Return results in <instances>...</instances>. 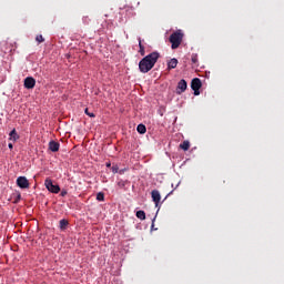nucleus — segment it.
<instances>
[{"label":"nucleus","mask_w":284,"mask_h":284,"mask_svg":"<svg viewBox=\"0 0 284 284\" xmlns=\"http://www.w3.org/2000/svg\"><path fill=\"white\" fill-rule=\"evenodd\" d=\"M59 148H61V144H59V142H55V141L49 142V150H51V152H59Z\"/></svg>","instance_id":"9"},{"label":"nucleus","mask_w":284,"mask_h":284,"mask_svg":"<svg viewBox=\"0 0 284 284\" xmlns=\"http://www.w3.org/2000/svg\"><path fill=\"white\" fill-rule=\"evenodd\" d=\"M84 112H85V114L88 115V116H90L91 119H94V113H90L89 111H88V109H85L84 110Z\"/></svg>","instance_id":"23"},{"label":"nucleus","mask_w":284,"mask_h":284,"mask_svg":"<svg viewBox=\"0 0 284 284\" xmlns=\"http://www.w3.org/2000/svg\"><path fill=\"white\" fill-rule=\"evenodd\" d=\"M139 134H145L148 132V129L145 128L144 124H139L136 128Z\"/></svg>","instance_id":"14"},{"label":"nucleus","mask_w":284,"mask_h":284,"mask_svg":"<svg viewBox=\"0 0 284 284\" xmlns=\"http://www.w3.org/2000/svg\"><path fill=\"white\" fill-rule=\"evenodd\" d=\"M112 164H110V163H106V168H110Z\"/></svg>","instance_id":"26"},{"label":"nucleus","mask_w":284,"mask_h":284,"mask_svg":"<svg viewBox=\"0 0 284 284\" xmlns=\"http://www.w3.org/2000/svg\"><path fill=\"white\" fill-rule=\"evenodd\" d=\"M161 59V53L153 51L152 53L148 54L144 57L140 62H139V70L142 72V74H148L154 65H156V61Z\"/></svg>","instance_id":"1"},{"label":"nucleus","mask_w":284,"mask_h":284,"mask_svg":"<svg viewBox=\"0 0 284 284\" xmlns=\"http://www.w3.org/2000/svg\"><path fill=\"white\" fill-rule=\"evenodd\" d=\"M44 185L47 187V190L49 192H52L53 194H59V192H61V187H59V185H55L54 183H52V180L47 179L44 181Z\"/></svg>","instance_id":"4"},{"label":"nucleus","mask_w":284,"mask_h":284,"mask_svg":"<svg viewBox=\"0 0 284 284\" xmlns=\"http://www.w3.org/2000/svg\"><path fill=\"white\" fill-rule=\"evenodd\" d=\"M139 53L141 54V57H145V47H143V43L141 42V38H139Z\"/></svg>","instance_id":"13"},{"label":"nucleus","mask_w":284,"mask_h":284,"mask_svg":"<svg viewBox=\"0 0 284 284\" xmlns=\"http://www.w3.org/2000/svg\"><path fill=\"white\" fill-rule=\"evenodd\" d=\"M36 41H38L39 43H43V41H45V39H43L42 34H39L36 37Z\"/></svg>","instance_id":"20"},{"label":"nucleus","mask_w":284,"mask_h":284,"mask_svg":"<svg viewBox=\"0 0 284 284\" xmlns=\"http://www.w3.org/2000/svg\"><path fill=\"white\" fill-rule=\"evenodd\" d=\"M111 170H112L113 174H119V165H113L111 168Z\"/></svg>","instance_id":"21"},{"label":"nucleus","mask_w":284,"mask_h":284,"mask_svg":"<svg viewBox=\"0 0 284 284\" xmlns=\"http://www.w3.org/2000/svg\"><path fill=\"white\" fill-rule=\"evenodd\" d=\"M9 141H13V143H17V141H19V133H17V129H13L9 133Z\"/></svg>","instance_id":"10"},{"label":"nucleus","mask_w":284,"mask_h":284,"mask_svg":"<svg viewBox=\"0 0 284 284\" xmlns=\"http://www.w3.org/2000/svg\"><path fill=\"white\" fill-rule=\"evenodd\" d=\"M151 197L153 203H155V207H159V204L161 203V193L159 192V190H153L151 192Z\"/></svg>","instance_id":"7"},{"label":"nucleus","mask_w":284,"mask_h":284,"mask_svg":"<svg viewBox=\"0 0 284 284\" xmlns=\"http://www.w3.org/2000/svg\"><path fill=\"white\" fill-rule=\"evenodd\" d=\"M176 65H179V60L176 58H173L168 62L169 70H174Z\"/></svg>","instance_id":"11"},{"label":"nucleus","mask_w":284,"mask_h":284,"mask_svg":"<svg viewBox=\"0 0 284 284\" xmlns=\"http://www.w3.org/2000/svg\"><path fill=\"white\" fill-rule=\"evenodd\" d=\"M136 217L140 219V221H145V211H138Z\"/></svg>","instance_id":"16"},{"label":"nucleus","mask_w":284,"mask_h":284,"mask_svg":"<svg viewBox=\"0 0 284 284\" xmlns=\"http://www.w3.org/2000/svg\"><path fill=\"white\" fill-rule=\"evenodd\" d=\"M36 85H37V80H34V78L28 77L24 79V88L27 90H32L34 89Z\"/></svg>","instance_id":"6"},{"label":"nucleus","mask_w":284,"mask_h":284,"mask_svg":"<svg viewBox=\"0 0 284 284\" xmlns=\"http://www.w3.org/2000/svg\"><path fill=\"white\" fill-rule=\"evenodd\" d=\"M8 148H9V150H13V149H14V145H13L12 143H9V144H8Z\"/></svg>","instance_id":"25"},{"label":"nucleus","mask_w":284,"mask_h":284,"mask_svg":"<svg viewBox=\"0 0 284 284\" xmlns=\"http://www.w3.org/2000/svg\"><path fill=\"white\" fill-rule=\"evenodd\" d=\"M191 61L194 65H196V63H199V55L197 54H192Z\"/></svg>","instance_id":"19"},{"label":"nucleus","mask_w":284,"mask_h":284,"mask_svg":"<svg viewBox=\"0 0 284 284\" xmlns=\"http://www.w3.org/2000/svg\"><path fill=\"white\" fill-rule=\"evenodd\" d=\"M17 185L18 187H21V190H28V187H30V181H28V178L26 176H19L17 179Z\"/></svg>","instance_id":"5"},{"label":"nucleus","mask_w":284,"mask_h":284,"mask_svg":"<svg viewBox=\"0 0 284 284\" xmlns=\"http://www.w3.org/2000/svg\"><path fill=\"white\" fill-rule=\"evenodd\" d=\"M180 148L181 150H184V152H187V150H190V141H183V143L180 144Z\"/></svg>","instance_id":"12"},{"label":"nucleus","mask_w":284,"mask_h":284,"mask_svg":"<svg viewBox=\"0 0 284 284\" xmlns=\"http://www.w3.org/2000/svg\"><path fill=\"white\" fill-rule=\"evenodd\" d=\"M202 87H203V83L201 82V79L194 78L191 81V89L194 91L195 97H199L201 94L199 90H201Z\"/></svg>","instance_id":"3"},{"label":"nucleus","mask_w":284,"mask_h":284,"mask_svg":"<svg viewBox=\"0 0 284 284\" xmlns=\"http://www.w3.org/2000/svg\"><path fill=\"white\" fill-rule=\"evenodd\" d=\"M187 90V81L185 80H180L178 83L176 92L178 94H183Z\"/></svg>","instance_id":"8"},{"label":"nucleus","mask_w":284,"mask_h":284,"mask_svg":"<svg viewBox=\"0 0 284 284\" xmlns=\"http://www.w3.org/2000/svg\"><path fill=\"white\" fill-rule=\"evenodd\" d=\"M183 37L184 34L182 30H176L170 36L169 41L171 43L172 50H176L181 43H183Z\"/></svg>","instance_id":"2"},{"label":"nucleus","mask_w":284,"mask_h":284,"mask_svg":"<svg viewBox=\"0 0 284 284\" xmlns=\"http://www.w3.org/2000/svg\"><path fill=\"white\" fill-rule=\"evenodd\" d=\"M128 180H120L118 182V187H120V190H124L125 185L128 184Z\"/></svg>","instance_id":"15"},{"label":"nucleus","mask_w":284,"mask_h":284,"mask_svg":"<svg viewBox=\"0 0 284 284\" xmlns=\"http://www.w3.org/2000/svg\"><path fill=\"white\" fill-rule=\"evenodd\" d=\"M97 201H105V194H103V192H99L97 194Z\"/></svg>","instance_id":"18"},{"label":"nucleus","mask_w":284,"mask_h":284,"mask_svg":"<svg viewBox=\"0 0 284 284\" xmlns=\"http://www.w3.org/2000/svg\"><path fill=\"white\" fill-rule=\"evenodd\" d=\"M19 201H21V193H18L13 203H19Z\"/></svg>","instance_id":"22"},{"label":"nucleus","mask_w":284,"mask_h":284,"mask_svg":"<svg viewBox=\"0 0 284 284\" xmlns=\"http://www.w3.org/2000/svg\"><path fill=\"white\" fill-rule=\"evenodd\" d=\"M125 172H128V169H122V170H119L118 174H125Z\"/></svg>","instance_id":"24"},{"label":"nucleus","mask_w":284,"mask_h":284,"mask_svg":"<svg viewBox=\"0 0 284 284\" xmlns=\"http://www.w3.org/2000/svg\"><path fill=\"white\" fill-rule=\"evenodd\" d=\"M68 225H69L68 220H65V219L60 220V230H65V227H68Z\"/></svg>","instance_id":"17"}]
</instances>
